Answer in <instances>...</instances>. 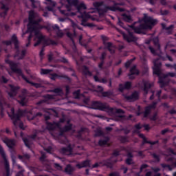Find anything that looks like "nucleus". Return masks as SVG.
Here are the masks:
<instances>
[{
    "label": "nucleus",
    "instance_id": "nucleus-1",
    "mask_svg": "<svg viewBox=\"0 0 176 176\" xmlns=\"http://www.w3.org/2000/svg\"><path fill=\"white\" fill-rule=\"evenodd\" d=\"M37 14L34 10H30L29 12L28 16V30L25 34L30 32L32 34L34 32L35 38L37 39V41L34 44V46H39L41 43L44 44L45 46H50V45H56L57 42L56 41L52 40L50 38H46V37L41 34H39V30H42L43 26L41 25L42 23V18L36 19Z\"/></svg>",
    "mask_w": 176,
    "mask_h": 176
},
{
    "label": "nucleus",
    "instance_id": "nucleus-2",
    "mask_svg": "<svg viewBox=\"0 0 176 176\" xmlns=\"http://www.w3.org/2000/svg\"><path fill=\"white\" fill-rule=\"evenodd\" d=\"M5 63L6 64L9 65L12 72H13L14 74H16V75H19V76H21V78L26 83L32 85V86H34V87H36V89H39L42 87V84L31 82L26 76H24V74H23V70L21 69V68L19 67V65H20V63H16L14 62V60H11L9 58L5 59Z\"/></svg>",
    "mask_w": 176,
    "mask_h": 176
},
{
    "label": "nucleus",
    "instance_id": "nucleus-3",
    "mask_svg": "<svg viewBox=\"0 0 176 176\" xmlns=\"http://www.w3.org/2000/svg\"><path fill=\"white\" fill-rule=\"evenodd\" d=\"M113 3V6H104V8H101V6L104 5L103 1H96L93 3L94 7L95 9H96L100 13V14H105V13H107L109 10H111V12H124V8H122L118 6H122L123 3H116L115 1H112Z\"/></svg>",
    "mask_w": 176,
    "mask_h": 176
},
{
    "label": "nucleus",
    "instance_id": "nucleus-4",
    "mask_svg": "<svg viewBox=\"0 0 176 176\" xmlns=\"http://www.w3.org/2000/svg\"><path fill=\"white\" fill-rule=\"evenodd\" d=\"M27 113V110L19 109L16 113L14 112V109H11V114L9 115L10 118L12 120L14 126L17 127V126L21 129V130H25L24 124L20 120L21 116H24Z\"/></svg>",
    "mask_w": 176,
    "mask_h": 176
},
{
    "label": "nucleus",
    "instance_id": "nucleus-5",
    "mask_svg": "<svg viewBox=\"0 0 176 176\" xmlns=\"http://www.w3.org/2000/svg\"><path fill=\"white\" fill-rule=\"evenodd\" d=\"M92 109H98V111H104V112H110V113H124V111L122 109H113L110 107L107 103H103L98 101H94L91 104Z\"/></svg>",
    "mask_w": 176,
    "mask_h": 176
},
{
    "label": "nucleus",
    "instance_id": "nucleus-6",
    "mask_svg": "<svg viewBox=\"0 0 176 176\" xmlns=\"http://www.w3.org/2000/svg\"><path fill=\"white\" fill-rule=\"evenodd\" d=\"M153 75H157L158 76V83L160 84V87L163 89L166 86H168L170 84V80L164 81L163 77H162V63L161 62H154V67H153Z\"/></svg>",
    "mask_w": 176,
    "mask_h": 176
},
{
    "label": "nucleus",
    "instance_id": "nucleus-7",
    "mask_svg": "<svg viewBox=\"0 0 176 176\" xmlns=\"http://www.w3.org/2000/svg\"><path fill=\"white\" fill-rule=\"evenodd\" d=\"M2 43L3 45H6V46H10V45L13 43L16 50L14 57H17L20 55V41H19V38H17V35H16V34H12L10 40L3 41Z\"/></svg>",
    "mask_w": 176,
    "mask_h": 176
},
{
    "label": "nucleus",
    "instance_id": "nucleus-8",
    "mask_svg": "<svg viewBox=\"0 0 176 176\" xmlns=\"http://www.w3.org/2000/svg\"><path fill=\"white\" fill-rule=\"evenodd\" d=\"M0 155H1V157L4 160V166L6 169V176H10V165L9 164V161H8V158L6 157V153H5V151L3 150V147L0 144Z\"/></svg>",
    "mask_w": 176,
    "mask_h": 176
},
{
    "label": "nucleus",
    "instance_id": "nucleus-9",
    "mask_svg": "<svg viewBox=\"0 0 176 176\" xmlns=\"http://www.w3.org/2000/svg\"><path fill=\"white\" fill-rule=\"evenodd\" d=\"M156 24H157V20L153 19V18L151 16H146L144 19V23H143V25L145 26L146 30H152Z\"/></svg>",
    "mask_w": 176,
    "mask_h": 176
},
{
    "label": "nucleus",
    "instance_id": "nucleus-10",
    "mask_svg": "<svg viewBox=\"0 0 176 176\" xmlns=\"http://www.w3.org/2000/svg\"><path fill=\"white\" fill-rule=\"evenodd\" d=\"M101 38L102 40L103 45L106 47V49L109 50L111 54H114L115 50L113 49V44L111 42H107V41H109V38H108V36H101Z\"/></svg>",
    "mask_w": 176,
    "mask_h": 176
},
{
    "label": "nucleus",
    "instance_id": "nucleus-11",
    "mask_svg": "<svg viewBox=\"0 0 176 176\" xmlns=\"http://www.w3.org/2000/svg\"><path fill=\"white\" fill-rule=\"evenodd\" d=\"M122 97H124V100H126V101H129V102H133L134 101L140 100V93H138V91H135L130 96L122 94Z\"/></svg>",
    "mask_w": 176,
    "mask_h": 176
},
{
    "label": "nucleus",
    "instance_id": "nucleus-12",
    "mask_svg": "<svg viewBox=\"0 0 176 176\" xmlns=\"http://www.w3.org/2000/svg\"><path fill=\"white\" fill-rule=\"evenodd\" d=\"M28 91L27 89H23L22 94L18 98V102L22 105V107H25L28 100L27 99V94Z\"/></svg>",
    "mask_w": 176,
    "mask_h": 176
},
{
    "label": "nucleus",
    "instance_id": "nucleus-13",
    "mask_svg": "<svg viewBox=\"0 0 176 176\" xmlns=\"http://www.w3.org/2000/svg\"><path fill=\"white\" fill-rule=\"evenodd\" d=\"M48 78L51 79V80H56L57 79L63 78L65 79L68 82H71V78L68 77V76L65 74H57V73H51L50 74Z\"/></svg>",
    "mask_w": 176,
    "mask_h": 176
},
{
    "label": "nucleus",
    "instance_id": "nucleus-14",
    "mask_svg": "<svg viewBox=\"0 0 176 176\" xmlns=\"http://www.w3.org/2000/svg\"><path fill=\"white\" fill-rule=\"evenodd\" d=\"M132 83L130 81H126L124 84H119L118 91L120 93H124L125 90H130L131 89Z\"/></svg>",
    "mask_w": 176,
    "mask_h": 176
},
{
    "label": "nucleus",
    "instance_id": "nucleus-15",
    "mask_svg": "<svg viewBox=\"0 0 176 176\" xmlns=\"http://www.w3.org/2000/svg\"><path fill=\"white\" fill-rule=\"evenodd\" d=\"M123 38L129 43H130L131 42H137V41H138V38L134 36V34L131 32H129L128 34H124Z\"/></svg>",
    "mask_w": 176,
    "mask_h": 176
},
{
    "label": "nucleus",
    "instance_id": "nucleus-16",
    "mask_svg": "<svg viewBox=\"0 0 176 176\" xmlns=\"http://www.w3.org/2000/svg\"><path fill=\"white\" fill-rule=\"evenodd\" d=\"M44 99H42L36 102V105L38 107L41 105H43V104H46L49 102V100H53L54 96L53 95L47 94L43 96Z\"/></svg>",
    "mask_w": 176,
    "mask_h": 176
},
{
    "label": "nucleus",
    "instance_id": "nucleus-17",
    "mask_svg": "<svg viewBox=\"0 0 176 176\" xmlns=\"http://www.w3.org/2000/svg\"><path fill=\"white\" fill-rule=\"evenodd\" d=\"M40 162H42L44 166L47 168V170H52V165L50 162L46 160V154L42 153L41 156L39 158Z\"/></svg>",
    "mask_w": 176,
    "mask_h": 176
},
{
    "label": "nucleus",
    "instance_id": "nucleus-18",
    "mask_svg": "<svg viewBox=\"0 0 176 176\" xmlns=\"http://www.w3.org/2000/svg\"><path fill=\"white\" fill-rule=\"evenodd\" d=\"M9 87L10 91L8 92V96H10V97H16V96H17V91H19L20 87H16L12 84L9 85Z\"/></svg>",
    "mask_w": 176,
    "mask_h": 176
},
{
    "label": "nucleus",
    "instance_id": "nucleus-19",
    "mask_svg": "<svg viewBox=\"0 0 176 176\" xmlns=\"http://www.w3.org/2000/svg\"><path fill=\"white\" fill-rule=\"evenodd\" d=\"M143 86H140V89L144 92V94H148L149 89L152 87V83L148 81L143 80Z\"/></svg>",
    "mask_w": 176,
    "mask_h": 176
},
{
    "label": "nucleus",
    "instance_id": "nucleus-20",
    "mask_svg": "<svg viewBox=\"0 0 176 176\" xmlns=\"http://www.w3.org/2000/svg\"><path fill=\"white\" fill-rule=\"evenodd\" d=\"M3 142L10 149H13V147L16 145V142H14V140L13 139H9L8 138H6L3 140Z\"/></svg>",
    "mask_w": 176,
    "mask_h": 176
},
{
    "label": "nucleus",
    "instance_id": "nucleus-21",
    "mask_svg": "<svg viewBox=\"0 0 176 176\" xmlns=\"http://www.w3.org/2000/svg\"><path fill=\"white\" fill-rule=\"evenodd\" d=\"M59 152L62 155H71L72 153V147L71 146V145H69L67 147L61 148L59 150Z\"/></svg>",
    "mask_w": 176,
    "mask_h": 176
},
{
    "label": "nucleus",
    "instance_id": "nucleus-22",
    "mask_svg": "<svg viewBox=\"0 0 176 176\" xmlns=\"http://www.w3.org/2000/svg\"><path fill=\"white\" fill-rule=\"evenodd\" d=\"M133 28L135 34H142L144 32V30H146L144 23L140 24V25L137 27L133 26Z\"/></svg>",
    "mask_w": 176,
    "mask_h": 176
},
{
    "label": "nucleus",
    "instance_id": "nucleus-23",
    "mask_svg": "<svg viewBox=\"0 0 176 176\" xmlns=\"http://www.w3.org/2000/svg\"><path fill=\"white\" fill-rule=\"evenodd\" d=\"M76 167H78L79 169L90 167V161L89 160H86L80 164H77Z\"/></svg>",
    "mask_w": 176,
    "mask_h": 176
},
{
    "label": "nucleus",
    "instance_id": "nucleus-24",
    "mask_svg": "<svg viewBox=\"0 0 176 176\" xmlns=\"http://www.w3.org/2000/svg\"><path fill=\"white\" fill-rule=\"evenodd\" d=\"M103 166L107 167V168H113V163L112 162V157H110L102 162Z\"/></svg>",
    "mask_w": 176,
    "mask_h": 176
},
{
    "label": "nucleus",
    "instance_id": "nucleus-25",
    "mask_svg": "<svg viewBox=\"0 0 176 176\" xmlns=\"http://www.w3.org/2000/svg\"><path fill=\"white\" fill-rule=\"evenodd\" d=\"M74 171H75V168L69 164L65 168V173L67 174V175H72V174H74Z\"/></svg>",
    "mask_w": 176,
    "mask_h": 176
},
{
    "label": "nucleus",
    "instance_id": "nucleus-26",
    "mask_svg": "<svg viewBox=\"0 0 176 176\" xmlns=\"http://www.w3.org/2000/svg\"><path fill=\"white\" fill-rule=\"evenodd\" d=\"M161 25L163 30H166V31H167L168 35H171V34H173V30H174V25H170V26L166 27L165 23H162Z\"/></svg>",
    "mask_w": 176,
    "mask_h": 176
},
{
    "label": "nucleus",
    "instance_id": "nucleus-27",
    "mask_svg": "<svg viewBox=\"0 0 176 176\" xmlns=\"http://www.w3.org/2000/svg\"><path fill=\"white\" fill-rule=\"evenodd\" d=\"M81 19L82 25L86 27V25H87V20H89V16L87 15V14H86V12H84L83 14H81Z\"/></svg>",
    "mask_w": 176,
    "mask_h": 176
},
{
    "label": "nucleus",
    "instance_id": "nucleus-28",
    "mask_svg": "<svg viewBox=\"0 0 176 176\" xmlns=\"http://www.w3.org/2000/svg\"><path fill=\"white\" fill-rule=\"evenodd\" d=\"M82 75L85 76H93V73L89 70V67L86 65L82 67Z\"/></svg>",
    "mask_w": 176,
    "mask_h": 176
},
{
    "label": "nucleus",
    "instance_id": "nucleus-29",
    "mask_svg": "<svg viewBox=\"0 0 176 176\" xmlns=\"http://www.w3.org/2000/svg\"><path fill=\"white\" fill-rule=\"evenodd\" d=\"M108 142H109V137L106 136L104 140H99L98 144L99 146H104L105 145H108Z\"/></svg>",
    "mask_w": 176,
    "mask_h": 176
},
{
    "label": "nucleus",
    "instance_id": "nucleus-30",
    "mask_svg": "<svg viewBox=\"0 0 176 176\" xmlns=\"http://www.w3.org/2000/svg\"><path fill=\"white\" fill-rule=\"evenodd\" d=\"M94 79L95 82H98V83H108V80L107 78H100L97 75L94 76Z\"/></svg>",
    "mask_w": 176,
    "mask_h": 176
},
{
    "label": "nucleus",
    "instance_id": "nucleus-31",
    "mask_svg": "<svg viewBox=\"0 0 176 176\" xmlns=\"http://www.w3.org/2000/svg\"><path fill=\"white\" fill-rule=\"evenodd\" d=\"M57 126H58V124L56 122H54V123L48 122L47 124V129L50 131H53V130H56V127H57Z\"/></svg>",
    "mask_w": 176,
    "mask_h": 176
},
{
    "label": "nucleus",
    "instance_id": "nucleus-32",
    "mask_svg": "<svg viewBox=\"0 0 176 176\" xmlns=\"http://www.w3.org/2000/svg\"><path fill=\"white\" fill-rule=\"evenodd\" d=\"M131 75H140V70L137 69V65H134L129 70Z\"/></svg>",
    "mask_w": 176,
    "mask_h": 176
},
{
    "label": "nucleus",
    "instance_id": "nucleus-33",
    "mask_svg": "<svg viewBox=\"0 0 176 176\" xmlns=\"http://www.w3.org/2000/svg\"><path fill=\"white\" fill-rule=\"evenodd\" d=\"M18 159L22 162H26V160H30L31 159V155L30 154H23V155H19Z\"/></svg>",
    "mask_w": 176,
    "mask_h": 176
},
{
    "label": "nucleus",
    "instance_id": "nucleus-34",
    "mask_svg": "<svg viewBox=\"0 0 176 176\" xmlns=\"http://www.w3.org/2000/svg\"><path fill=\"white\" fill-rule=\"evenodd\" d=\"M23 141L25 144V146L28 148V149H31V145H32V141L30 140L27 138H23Z\"/></svg>",
    "mask_w": 176,
    "mask_h": 176
},
{
    "label": "nucleus",
    "instance_id": "nucleus-35",
    "mask_svg": "<svg viewBox=\"0 0 176 176\" xmlns=\"http://www.w3.org/2000/svg\"><path fill=\"white\" fill-rule=\"evenodd\" d=\"M68 5L69 6H75V8L78 7V5H79V1L78 0H66Z\"/></svg>",
    "mask_w": 176,
    "mask_h": 176
},
{
    "label": "nucleus",
    "instance_id": "nucleus-36",
    "mask_svg": "<svg viewBox=\"0 0 176 176\" xmlns=\"http://www.w3.org/2000/svg\"><path fill=\"white\" fill-rule=\"evenodd\" d=\"M67 36L68 38H69L71 39V41H72L73 45H73V50H74V52H76V50H77V49H76V45H75V41H74V39L72 38H74V34H72V33L68 32L67 33Z\"/></svg>",
    "mask_w": 176,
    "mask_h": 176
},
{
    "label": "nucleus",
    "instance_id": "nucleus-37",
    "mask_svg": "<svg viewBox=\"0 0 176 176\" xmlns=\"http://www.w3.org/2000/svg\"><path fill=\"white\" fill-rule=\"evenodd\" d=\"M51 72H53L52 69H41L40 74L41 75H50Z\"/></svg>",
    "mask_w": 176,
    "mask_h": 176
},
{
    "label": "nucleus",
    "instance_id": "nucleus-38",
    "mask_svg": "<svg viewBox=\"0 0 176 176\" xmlns=\"http://www.w3.org/2000/svg\"><path fill=\"white\" fill-rule=\"evenodd\" d=\"M59 12L63 16H65V17H68V16H71V11L69 10H63V9L60 8Z\"/></svg>",
    "mask_w": 176,
    "mask_h": 176
},
{
    "label": "nucleus",
    "instance_id": "nucleus-39",
    "mask_svg": "<svg viewBox=\"0 0 176 176\" xmlns=\"http://www.w3.org/2000/svg\"><path fill=\"white\" fill-rule=\"evenodd\" d=\"M76 9H77L78 12L79 13H80L82 12V10H86V9H87L86 5L83 3H80V4H78L77 6Z\"/></svg>",
    "mask_w": 176,
    "mask_h": 176
},
{
    "label": "nucleus",
    "instance_id": "nucleus-40",
    "mask_svg": "<svg viewBox=\"0 0 176 176\" xmlns=\"http://www.w3.org/2000/svg\"><path fill=\"white\" fill-rule=\"evenodd\" d=\"M151 110L148 107V106L145 107L144 111H143V117L146 118L151 115Z\"/></svg>",
    "mask_w": 176,
    "mask_h": 176
},
{
    "label": "nucleus",
    "instance_id": "nucleus-41",
    "mask_svg": "<svg viewBox=\"0 0 176 176\" xmlns=\"http://www.w3.org/2000/svg\"><path fill=\"white\" fill-rule=\"evenodd\" d=\"M135 59H136V58H135V57H133V58H131V59L127 60V61L125 63V64H124L125 68H126V69H129V68H130V65H131V64H133V63L134 61H135Z\"/></svg>",
    "mask_w": 176,
    "mask_h": 176
},
{
    "label": "nucleus",
    "instance_id": "nucleus-42",
    "mask_svg": "<svg viewBox=\"0 0 176 176\" xmlns=\"http://www.w3.org/2000/svg\"><path fill=\"white\" fill-rule=\"evenodd\" d=\"M26 54H27V50H23L21 52L19 50V55L16 57H19V60H23L25 57ZM14 57L15 56H14Z\"/></svg>",
    "mask_w": 176,
    "mask_h": 176
},
{
    "label": "nucleus",
    "instance_id": "nucleus-43",
    "mask_svg": "<svg viewBox=\"0 0 176 176\" xmlns=\"http://www.w3.org/2000/svg\"><path fill=\"white\" fill-rule=\"evenodd\" d=\"M138 137L143 139L142 145H145V144H149L150 140H147L145 135H144L143 133H139Z\"/></svg>",
    "mask_w": 176,
    "mask_h": 176
},
{
    "label": "nucleus",
    "instance_id": "nucleus-44",
    "mask_svg": "<svg viewBox=\"0 0 176 176\" xmlns=\"http://www.w3.org/2000/svg\"><path fill=\"white\" fill-rule=\"evenodd\" d=\"M166 162L170 163L173 168H176V160H174V158L169 157V158L166 159Z\"/></svg>",
    "mask_w": 176,
    "mask_h": 176
},
{
    "label": "nucleus",
    "instance_id": "nucleus-45",
    "mask_svg": "<svg viewBox=\"0 0 176 176\" xmlns=\"http://www.w3.org/2000/svg\"><path fill=\"white\" fill-rule=\"evenodd\" d=\"M152 157L154 159L155 163H159L160 162V155L156 154L155 153H151Z\"/></svg>",
    "mask_w": 176,
    "mask_h": 176
},
{
    "label": "nucleus",
    "instance_id": "nucleus-46",
    "mask_svg": "<svg viewBox=\"0 0 176 176\" xmlns=\"http://www.w3.org/2000/svg\"><path fill=\"white\" fill-rule=\"evenodd\" d=\"M168 76H170V78H175V76H176V74L174 72H168L166 74H163V80L164 81V80L166 78H168Z\"/></svg>",
    "mask_w": 176,
    "mask_h": 176
},
{
    "label": "nucleus",
    "instance_id": "nucleus-47",
    "mask_svg": "<svg viewBox=\"0 0 176 176\" xmlns=\"http://www.w3.org/2000/svg\"><path fill=\"white\" fill-rule=\"evenodd\" d=\"M119 140L121 144H126V142H129V138H127L126 136H120Z\"/></svg>",
    "mask_w": 176,
    "mask_h": 176
},
{
    "label": "nucleus",
    "instance_id": "nucleus-48",
    "mask_svg": "<svg viewBox=\"0 0 176 176\" xmlns=\"http://www.w3.org/2000/svg\"><path fill=\"white\" fill-rule=\"evenodd\" d=\"M62 129L65 131V133H68V131H71V130H72V124L65 125Z\"/></svg>",
    "mask_w": 176,
    "mask_h": 176
},
{
    "label": "nucleus",
    "instance_id": "nucleus-49",
    "mask_svg": "<svg viewBox=\"0 0 176 176\" xmlns=\"http://www.w3.org/2000/svg\"><path fill=\"white\" fill-rule=\"evenodd\" d=\"M123 18L126 23H131L133 21V19H131V16L127 15L126 14H123Z\"/></svg>",
    "mask_w": 176,
    "mask_h": 176
},
{
    "label": "nucleus",
    "instance_id": "nucleus-50",
    "mask_svg": "<svg viewBox=\"0 0 176 176\" xmlns=\"http://www.w3.org/2000/svg\"><path fill=\"white\" fill-rule=\"evenodd\" d=\"M161 167H162V168H168V170L169 171H173V166L170 164H161Z\"/></svg>",
    "mask_w": 176,
    "mask_h": 176
},
{
    "label": "nucleus",
    "instance_id": "nucleus-51",
    "mask_svg": "<svg viewBox=\"0 0 176 176\" xmlns=\"http://www.w3.org/2000/svg\"><path fill=\"white\" fill-rule=\"evenodd\" d=\"M30 1L32 3V8H33V9H36V8H38V5H39V2L35 0H30Z\"/></svg>",
    "mask_w": 176,
    "mask_h": 176
},
{
    "label": "nucleus",
    "instance_id": "nucleus-52",
    "mask_svg": "<svg viewBox=\"0 0 176 176\" xmlns=\"http://www.w3.org/2000/svg\"><path fill=\"white\" fill-rule=\"evenodd\" d=\"M73 95L74 96L75 98L79 99L80 98V90L78 89L73 92Z\"/></svg>",
    "mask_w": 176,
    "mask_h": 176
},
{
    "label": "nucleus",
    "instance_id": "nucleus-53",
    "mask_svg": "<svg viewBox=\"0 0 176 176\" xmlns=\"http://www.w3.org/2000/svg\"><path fill=\"white\" fill-rule=\"evenodd\" d=\"M33 36L34 35H32V33H30L28 37V42L26 43V47H28L30 45H31V40L32 39Z\"/></svg>",
    "mask_w": 176,
    "mask_h": 176
},
{
    "label": "nucleus",
    "instance_id": "nucleus-54",
    "mask_svg": "<svg viewBox=\"0 0 176 176\" xmlns=\"http://www.w3.org/2000/svg\"><path fill=\"white\" fill-rule=\"evenodd\" d=\"M125 163L128 166H131V164H134V162L133 161V158H126L125 160Z\"/></svg>",
    "mask_w": 176,
    "mask_h": 176
},
{
    "label": "nucleus",
    "instance_id": "nucleus-55",
    "mask_svg": "<svg viewBox=\"0 0 176 176\" xmlns=\"http://www.w3.org/2000/svg\"><path fill=\"white\" fill-rule=\"evenodd\" d=\"M83 39V36L82 35L79 36L78 38V42L81 46H87V44L86 43H84L82 40Z\"/></svg>",
    "mask_w": 176,
    "mask_h": 176
},
{
    "label": "nucleus",
    "instance_id": "nucleus-56",
    "mask_svg": "<svg viewBox=\"0 0 176 176\" xmlns=\"http://www.w3.org/2000/svg\"><path fill=\"white\" fill-rule=\"evenodd\" d=\"M52 91L56 94H63V89L61 88H55Z\"/></svg>",
    "mask_w": 176,
    "mask_h": 176
},
{
    "label": "nucleus",
    "instance_id": "nucleus-57",
    "mask_svg": "<svg viewBox=\"0 0 176 176\" xmlns=\"http://www.w3.org/2000/svg\"><path fill=\"white\" fill-rule=\"evenodd\" d=\"M166 152H168L169 155H173L174 156H176V151H175L174 149L171 148H168L166 149Z\"/></svg>",
    "mask_w": 176,
    "mask_h": 176
},
{
    "label": "nucleus",
    "instance_id": "nucleus-58",
    "mask_svg": "<svg viewBox=\"0 0 176 176\" xmlns=\"http://www.w3.org/2000/svg\"><path fill=\"white\" fill-rule=\"evenodd\" d=\"M156 105H157V102H153L152 104L147 107H149V109L152 111V109H156Z\"/></svg>",
    "mask_w": 176,
    "mask_h": 176
},
{
    "label": "nucleus",
    "instance_id": "nucleus-59",
    "mask_svg": "<svg viewBox=\"0 0 176 176\" xmlns=\"http://www.w3.org/2000/svg\"><path fill=\"white\" fill-rule=\"evenodd\" d=\"M135 129H136V130L135 131V133H140V130H141L142 129V126H141V124H136L134 126Z\"/></svg>",
    "mask_w": 176,
    "mask_h": 176
},
{
    "label": "nucleus",
    "instance_id": "nucleus-60",
    "mask_svg": "<svg viewBox=\"0 0 176 176\" xmlns=\"http://www.w3.org/2000/svg\"><path fill=\"white\" fill-rule=\"evenodd\" d=\"M102 135H104V132L101 130H97L95 133V137H102Z\"/></svg>",
    "mask_w": 176,
    "mask_h": 176
},
{
    "label": "nucleus",
    "instance_id": "nucleus-61",
    "mask_svg": "<svg viewBox=\"0 0 176 176\" xmlns=\"http://www.w3.org/2000/svg\"><path fill=\"white\" fill-rule=\"evenodd\" d=\"M102 97H111L112 96V92L111 91H104L102 93Z\"/></svg>",
    "mask_w": 176,
    "mask_h": 176
},
{
    "label": "nucleus",
    "instance_id": "nucleus-62",
    "mask_svg": "<svg viewBox=\"0 0 176 176\" xmlns=\"http://www.w3.org/2000/svg\"><path fill=\"white\" fill-rule=\"evenodd\" d=\"M107 58V52H102L101 54V56L99 58L100 61H105V58Z\"/></svg>",
    "mask_w": 176,
    "mask_h": 176
},
{
    "label": "nucleus",
    "instance_id": "nucleus-63",
    "mask_svg": "<svg viewBox=\"0 0 176 176\" xmlns=\"http://www.w3.org/2000/svg\"><path fill=\"white\" fill-rule=\"evenodd\" d=\"M148 167H149V165H148L146 164H142L140 166V173L143 171L144 170V168H148Z\"/></svg>",
    "mask_w": 176,
    "mask_h": 176
},
{
    "label": "nucleus",
    "instance_id": "nucleus-64",
    "mask_svg": "<svg viewBox=\"0 0 176 176\" xmlns=\"http://www.w3.org/2000/svg\"><path fill=\"white\" fill-rule=\"evenodd\" d=\"M109 176H120V173L118 171L111 172L109 174Z\"/></svg>",
    "mask_w": 176,
    "mask_h": 176
}]
</instances>
